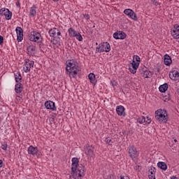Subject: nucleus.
I'll return each instance as SVG.
<instances>
[{
	"instance_id": "17",
	"label": "nucleus",
	"mask_w": 179,
	"mask_h": 179,
	"mask_svg": "<svg viewBox=\"0 0 179 179\" xmlns=\"http://www.w3.org/2000/svg\"><path fill=\"white\" fill-rule=\"evenodd\" d=\"M116 112L117 115H123L125 116V108H124V106H117L116 107Z\"/></svg>"
},
{
	"instance_id": "16",
	"label": "nucleus",
	"mask_w": 179,
	"mask_h": 179,
	"mask_svg": "<svg viewBox=\"0 0 179 179\" xmlns=\"http://www.w3.org/2000/svg\"><path fill=\"white\" fill-rule=\"evenodd\" d=\"M27 152L29 155H31L32 156H36V155L38 153V148H37V147L30 145L28 148Z\"/></svg>"
},
{
	"instance_id": "7",
	"label": "nucleus",
	"mask_w": 179,
	"mask_h": 179,
	"mask_svg": "<svg viewBox=\"0 0 179 179\" xmlns=\"http://www.w3.org/2000/svg\"><path fill=\"white\" fill-rule=\"evenodd\" d=\"M41 34L37 31H31L29 36V39L30 41H34V43H37L41 38Z\"/></svg>"
},
{
	"instance_id": "24",
	"label": "nucleus",
	"mask_w": 179,
	"mask_h": 179,
	"mask_svg": "<svg viewBox=\"0 0 179 179\" xmlns=\"http://www.w3.org/2000/svg\"><path fill=\"white\" fill-rule=\"evenodd\" d=\"M157 167H159V169H161V170H164V171H166V170H167V164H166V162H159L157 163Z\"/></svg>"
},
{
	"instance_id": "39",
	"label": "nucleus",
	"mask_w": 179,
	"mask_h": 179,
	"mask_svg": "<svg viewBox=\"0 0 179 179\" xmlns=\"http://www.w3.org/2000/svg\"><path fill=\"white\" fill-rule=\"evenodd\" d=\"M3 43V36L0 35V45Z\"/></svg>"
},
{
	"instance_id": "11",
	"label": "nucleus",
	"mask_w": 179,
	"mask_h": 179,
	"mask_svg": "<svg viewBox=\"0 0 179 179\" xmlns=\"http://www.w3.org/2000/svg\"><path fill=\"white\" fill-rule=\"evenodd\" d=\"M15 31L17 34V40L18 43H20L23 40V29L20 27H17L15 29Z\"/></svg>"
},
{
	"instance_id": "5",
	"label": "nucleus",
	"mask_w": 179,
	"mask_h": 179,
	"mask_svg": "<svg viewBox=\"0 0 179 179\" xmlns=\"http://www.w3.org/2000/svg\"><path fill=\"white\" fill-rule=\"evenodd\" d=\"M127 151L129 157L131 158V160L135 162V160L138 159V156H139V152H138L136 148H135L134 145H129L127 148Z\"/></svg>"
},
{
	"instance_id": "31",
	"label": "nucleus",
	"mask_w": 179,
	"mask_h": 179,
	"mask_svg": "<svg viewBox=\"0 0 179 179\" xmlns=\"http://www.w3.org/2000/svg\"><path fill=\"white\" fill-rule=\"evenodd\" d=\"M133 61L136 63V64H140L141 62V57H139V56L138 55H134L133 57Z\"/></svg>"
},
{
	"instance_id": "15",
	"label": "nucleus",
	"mask_w": 179,
	"mask_h": 179,
	"mask_svg": "<svg viewBox=\"0 0 179 179\" xmlns=\"http://www.w3.org/2000/svg\"><path fill=\"white\" fill-rule=\"evenodd\" d=\"M84 150H85V155H87V156H93L94 153L92 145H90L89 144H86L84 146Z\"/></svg>"
},
{
	"instance_id": "50",
	"label": "nucleus",
	"mask_w": 179,
	"mask_h": 179,
	"mask_svg": "<svg viewBox=\"0 0 179 179\" xmlns=\"http://www.w3.org/2000/svg\"><path fill=\"white\" fill-rule=\"evenodd\" d=\"M0 123H1V119H0Z\"/></svg>"
},
{
	"instance_id": "34",
	"label": "nucleus",
	"mask_w": 179,
	"mask_h": 179,
	"mask_svg": "<svg viewBox=\"0 0 179 179\" xmlns=\"http://www.w3.org/2000/svg\"><path fill=\"white\" fill-rule=\"evenodd\" d=\"M105 142L108 143V145H113V141L110 137H108L105 139Z\"/></svg>"
},
{
	"instance_id": "21",
	"label": "nucleus",
	"mask_w": 179,
	"mask_h": 179,
	"mask_svg": "<svg viewBox=\"0 0 179 179\" xmlns=\"http://www.w3.org/2000/svg\"><path fill=\"white\" fill-rule=\"evenodd\" d=\"M28 55H34V52L36 51V47L31 45L27 48Z\"/></svg>"
},
{
	"instance_id": "49",
	"label": "nucleus",
	"mask_w": 179,
	"mask_h": 179,
	"mask_svg": "<svg viewBox=\"0 0 179 179\" xmlns=\"http://www.w3.org/2000/svg\"><path fill=\"white\" fill-rule=\"evenodd\" d=\"M98 45V43H96V45Z\"/></svg>"
},
{
	"instance_id": "27",
	"label": "nucleus",
	"mask_w": 179,
	"mask_h": 179,
	"mask_svg": "<svg viewBox=\"0 0 179 179\" xmlns=\"http://www.w3.org/2000/svg\"><path fill=\"white\" fill-rule=\"evenodd\" d=\"M167 89H169V85L167 83H164L159 86V90L161 93H164Z\"/></svg>"
},
{
	"instance_id": "23",
	"label": "nucleus",
	"mask_w": 179,
	"mask_h": 179,
	"mask_svg": "<svg viewBox=\"0 0 179 179\" xmlns=\"http://www.w3.org/2000/svg\"><path fill=\"white\" fill-rule=\"evenodd\" d=\"M88 79L90 80V83H92V85H96V75L93 73H90L88 75Z\"/></svg>"
},
{
	"instance_id": "41",
	"label": "nucleus",
	"mask_w": 179,
	"mask_h": 179,
	"mask_svg": "<svg viewBox=\"0 0 179 179\" xmlns=\"http://www.w3.org/2000/svg\"><path fill=\"white\" fill-rule=\"evenodd\" d=\"M0 166L3 167V161L2 159H0Z\"/></svg>"
},
{
	"instance_id": "45",
	"label": "nucleus",
	"mask_w": 179,
	"mask_h": 179,
	"mask_svg": "<svg viewBox=\"0 0 179 179\" xmlns=\"http://www.w3.org/2000/svg\"><path fill=\"white\" fill-rule=\"evenodd\" d=\"M110 179H115V178H114V176H112V177H111V176H110Z\"/></svg>"
},
{
	"instance_id": "32",
	"label": "nucleus",
	"mask_w": 179,
	"mask_h": 179,
	"mask_svg": "<svg viewBox=\"0 0 179 179\" xmlns=\"http://www.w3.org/2000/svg\"><path fill=\"white\" fill-rule=\"evenodd\" d=\"M137 122H139V124H143V122H146V117L144 116L138 117Z\"/></svg>"
},
{
	"instance_id": "43",
	"label": "nucleus",
	"mask_w": 179,
	"mask_h": 179,
	"mask_svg": "<svg viewBox=\"0 0 179 179\" xmlns=\"http://www.w3.org/2000/svg\"><path fill=\"white\" fill-rule=\"evenodd\" d=\"M20 99H21V98H20V96H16V100H19V101H20Z\"/></svg>"
},
{
	"instance_id": "26",
	"label": "nucleus",
	"mask_w": 179,
	"mask_h": 179,
	"mask_svg": "<svg viewBox=\"0 0 179 179\" xmlns=\"http://www.w3.org/2000/svg\"><path fill=\"white\" fill-rule=\"evenodd\" d=\"M29 62H30V60H28V62L26 61L24 62V66L23 68V70L24 72H26V73H27V72H30V69H31V67L30 66Z\"/></svg>"
},
{
	"instance_id": "48",
	"label": "nucleus",
	"mask_w": 179,
	"mask_h": 179,
	"mask_svg": "<svg viewBox=\"0 0 179 179\" xmlns=\"http://www.w3.org/2000/svg\"><path fill=\"white\" fill-rule=\"evenodd\" d=\"M17 6H19V3H18V4L17 3Z\"/></svg>"
},
{
	"instance_id": "18",
	"label": "nucleus",
	"mask_w": 179,
	"mask_h": 179,
	"mask_svg": "<svg viewBox=\"0 0 179 179\" xmlns=\"http://www.w3.org/2000/svg\"><path fill=\"white\" fill-rule=\"evenodd\" d=\"M169 78L172 80H177L179 78V73L177 71H173L169 72Z\"/></svg>"
},
{
	"instance_id": "9",
	"label": "nucleus",
	"mask_w": 179,
	"mask_h": 179,
	"mask_svg": "<svg viewBox=\"0 0 179 179\" xmlns=\"http://www.w3.org/2000/svg\"><path fill=\"white\" fill-rule=\"evenodd\" d=\"M113 38H115V40H124L127 38V34L122 31H119L113 34Z\"/></svg>"
},
{
	"instance_id": "14",
	"label": "nucleus",
	"mask_w": 179,
	"mask_h": 179,
	"mask_svg": "<svg viewBox=\"0 0 179 179\" xmlns=\"http://www.w3.org/2000/svg\"><path fill=\"white\" fill-rule=\"evenodd\" d=\"M171 36L173 38L178 39L179 38V25L175 24L173 28L172 29Z\"/></svg>"
},
{
	"instance_id": "44",
	"label": "nucleus",
	"mask_w": 179,
	"mask_h": 179,
	"mask_svg": "<svg viewBox=\"0 0 179 179\" xmlns=\"http://www.w3.org/2000/svg\"><path fill=\"white\" fill-rule=\"evenodd\" d=\"M139 166H136V170H138V169H139Z\"/></svg>"
},
{
	"instance_id": "2",
	"label": "nucleus",
	"mask_w": 179,
	"mask_h": 179,
	"mask_svg": "<svg viewBox=\"0 0 179 179\" xmlns=\"http://www.w3.org/2000/svg\"><path fill=\"white\" fill-rule=\"evenodd\" d=\"M78 62L74 60H69L66 62V71L67 75H69L70 78H76L78 76Z\"/></svg>"
},
{
	"instance_id": "30",
	"label": "nucleus",
	"mask_w": 179,
	"mask_h": 179,
	"mask_svg": "<svg viewBox=\"0 0 179 179\" xmlns=\"http://www.w3.org/2000/svg\"><path fill=\"white\" fill-rule=\"evenodd\" d=\"M148 171H149L148 176H155V174H156V168L155 166H152Z\"/></svg>"
},
{
	"instance_id": "42",
	"label": "nucleus",
	"mask_w": 179,
	"mask_h": 179,
	"mask_svg": "<svg viewBox=\"0 0 179 179\" xmlns=\"http://www.w3.org/2000/svg\"><path fill=\"white\" fill-rule=\"evenodd\" d=\"M171 179H178L176 176H173L171 178Z\"/></svg>"
},
{
	"instance_id": "28",
	"label": "nucleus",
	"mask_w": 179,
	"mask_h": 179,
	"mask_svg": "<svg viewBox=\"0 0 179 179\" xmlns=\"http://www.w3.org/2000/svg\"><path fill=\"white\" fill-rule=\"evenodd\" d=\"M141 73H143V78H150V76H152V72L148 70L143 71Z\"/></svg>"
},
{
	"instance_id": "38",
	"label": "nucleus",
	"mask_w": 179,
	"mask_h": 179,
	"mask_svg": "<svg viewBox=\"0 0 179 179\" xmlns=\"http://www.w3.org/2000/svg\"><path fill=\"white\" fill-rule=\"evenodd\" d=\"M152 122V120H150L149 117H147V120H145V124H150Z\"/></svg>"
},
{
	"instance_id": "25",
	"label": "nucleus",
	"mask_w": 179,
	"mask_h": 179,
	"mask_svg": "<svg viewBox=\"0 0 179 179\" xmlns=\"http://www.w3.org/2000/svg\"><path fill=\"white\" fill-rule=\"evenodd\" d=\"M68 33L69 37L73 38L76 36L78 31H76L73 28L71 27L68 29Z\"/></svg>"
},
{
	"instance_id": "35",
	"label": "nucleus",
	"mask_w": 179,
	"mask_h": 179,
	"mask_svg": "<svg viewBox=\"0 0 179 179\" xmlns=\"http://www.w3.org/2000/svg\"><path fill=\"white\" fill-rule=\"evenodd\" d=\"M1 149H3V150H6V149H8V144H2Z\"/></svg>"
},
{
	"instance_id": "19",
	"label": "nucleus",
	"mask_w": 179,
	"mask_h": 179,
	"mask_svg": "<svg viewBox=\"0 0 179 179\" xmlns=\"http://www.w3.org/2000/svg\"><path fill=\"white\" fill-rule=\"evenodd\" d=\"M15 93L20 94V93L23 92V85H22V83H20L15 84Z\"/></svg>"
},
{
	"instance_id": "8",
	"label": "nucleus",
	"mask_w": 179,
	"mask_h": 179,
	"mask_svg": "<svg viewBox=\"0 0 179 179\" xmlns=\"http://www.w3.org/2000/svg\"><path fill=\"white\" fill-rule=\"evenodd\" d=\"M0 15L5 16L6 20H10L12 19V12L8 8H1L0 10Z\"/></svg>"
},
{
	"instance_id": "13",
	"label": "nucleus",
	"mask_w": 179,
	"mask_h": 179,
	"mask_svg": "<svg viewBox=\"0 0 179 179\" xmlns=\"http://www.w3.org/2000/svg\"><path fill=\"white\" fill-rule=\"evenodd\" d=\"M138 68H139V64L134 61L129 65V71L131 73H136V69H138Z\"/></svg>"
},
{
	"instance_id": "29",
	"label": "nucleus",
	"mask_w": 179,
	"mask_h": 179,
	"mask_svg": "<svg viewBox=\"0 0 179 179\" xmlns=\"http://www.w3.org/2000/svg\"><path fill=\"white\" fill-rule=\"evenodd\" d=\"M15 79L17 83H20V81L22 80V74H20V73H15Z\"/></svg>"
},
{
	"instance_id": "6",
	"label": "nucleus",
	"mask_w": 179,
	"mask_h": 179,
	"mask_svg": "<svg viewBox=\"0 0 179 179\" xmlns=\"http://www.w3.org/2000/svg\"><path fill=\"white\" fill-rule=\"evenodd\" d=\"M124 13L127 15V16H129L132 20H135L136 22L138 20V16H136V13H135L132 9L127 8L124 10Z\"/></svg>"
},
{
	"instance_id": "37",
	"label": "nucleus",
	"mask_w": 179,
	"mask_h": 179,
	"mask_svg": "<svg viewBox=\"0 0 179 179\" xmlns=\"http://www.w3.org/2000/svg\"><path fill=\"white\" fill-rule=\"evenodd\" d=\"M84 17L87 20H89V19H90V15H89V14H85V15H84Z\"/></svg>"
},
{
	"instance_id": "12",
	"label": "nucleus",
	"mask_w": 179,
	"mask_h": 179,
	"mask_svg": "<svg viewBox=\"0 0 179 179\" xmlns=\"http://www.w3.org/2000/svg\"><path fill=\"white\" fill-rule=\"evenodd\" d=\"M45 107L47 110H52V111H57V107H55V103L52 101H47L45 103Z\"/></svg>"
},
{
	"instance_id": "36",
	"label": "nucleus",
	"mask_w": 179,
	"mask_h": 179,
	"mask_svg": "<svg viewBox=\"0 0 179 179\" xmlns=\"http://www.w3.org/2000/svg\"><path fill=\"white\" fill-rule=\"evenodd\" d=\"M28 64H29L31 68H33L34 66V61H30V62H28Z\"/></svg>"
},
{
	"instance_id": "47",
	"label": "nucleus",
	"mask_w": 179,
	"mask_h": 179,
	"mask_svg": "<svg viewBox=\"0 0 179 179\" xmlns=\"http://www.w3.org/2000/svg\"><path fill=\"white\" fill-rule=\"evenodd\" d=\"M174 141H175V142H177V139H175Z\"/></svg>"
},
{
	"instance_id": "3",
	"label": "nucleus",
	"mask_w": 179,
	"mask_h": 179,
	"mask_svg": "<svg viewBox=\"0 0 179 179\" xmlns=\"http://www.w3.org/2000/svg\"><path fill=\"white\" fill-rule=\"evenodd\" d=\"M155 117L157 121L160 124H166L169 121V116L167 115V111L162 109H158L155 111Z\"/></svg>"
},
{
	"instance_id": "10",
	"label": "nucleus",
	"mask_w": 179,
	"mask_h": 179,
	"mask_svg": "<svg viewBox=\"0 0 179 179\" xmlns=\"http://www.w3.org/2000/svg\"><path fill=\"white\" fill-rule=\"evenodd\" d=\"M50 37H53V38H57L58 36L61 35V31L57 28L50 29L48 31Z\"/></svg>"
},
{
	"instance_id": "4",
	"label": "nucleus",
	"mask_w": 179,
	"mask_h": 179,
	"mask_svg": "<svg viewBox=\"0 0 179 179\" xmlns=\"http://www.w3.org/2000/svg\"><path fill=\"white\" fill-rule=\"evenodd\" d=\"M96 52H110L111 51V46L108 42H103L96 48Z\"/></svg>"
},
{
	"instance_id": "22",
	"label": "nucleus",
	"mask_w": 179,
	"mask_h": 179,
	"mask_svg": "<svg viewBox=\"0 0 179 179\" xmlns=\"http://www.w3.org/2000/svg\"><path fill=\"white\" fill-rule=\"evenodd\" d=\"M36 13H37V7H36V6H33L29 9V16H31V17H35Z\"/></svg>"
},
{
	"instance_id": "1",
	"label": "nucleus",
	"mask_w": 179,
	"mask_h": 179,
	"mask_svg": "<svg viewBox=\"0 0 179 179\" xmlns=\"http://www.w3.org/2000/svg\"><path fill=\"white\" fill-rule=\"evenodd\" d=\"M71 176L74 179H81L85 177V166L82 164L79 165V159L73 157L71 159Z\"/></svg>"
},
{
	"instance_id": "46",
	"label": "nucleus",
	"mask_w": 179,
	"mask_h": 179,
	"mask_svg": "<svg viewBox=\"0 0 179 179\" xmlns=\"http://www.w3.org/2000/svg\"><path fill=\"white\" fill-rule=\"evenodd\" d=\"M55 2H58V1H59V0H54Z\"/></svg>"
},
{
	"instance_id": "40",
	"label": "nucleus",
	"mask_w": 179,
	"mask_h": 179,
	"mask_svg": "<svg viewBox=\"0 0 179 179\" xmlns=\"http://www.w3.org/2000/svg\"><path fill=\"white\" fill-rule=\"evenodd\" d=\"M149 179H156V176H148Z\"/></svg>"
},
{
	"instance_id": "33",
	"label": "nucleus",
	"mask_w": 179,
	"mask_h": 179,
	"mask_svg": "<svg viewBox=\"0 0 179 179\" xmlns=\"http://www.w3.org/2000/svg\"><path fill=\"white\" fill-rule=\"evenodd\" d=\"M75 37L78 40V41H83V37H82L80 33L77 32Z\"/></svg>"
},
{
	"instance_id": "20",
	"label": "nucleus",
	"mask_w": 179,
	"mask_h": 179,
	"mask_svg": "<svg viewBox=\"0 0 179 179\" xmlns=\"http://www.w3.org/2000/svg\"><path fill=\"white\" fill-rule=\"evenodd\" d=\"M164 62L167 66H170L171 65V57L169 55H165L164 57Z\"/></svg>"
}]
</instances>
